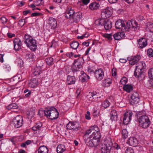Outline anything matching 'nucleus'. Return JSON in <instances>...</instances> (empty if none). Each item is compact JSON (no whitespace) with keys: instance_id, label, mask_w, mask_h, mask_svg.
Segmentation results:
<instances>
[{"instance_id":"nucleus-1","label":"nucleus","mask_w":153,"mask_h":153,"mask_svg":"<svg viewBox=\"0 0 153 153\" xmlns=\"http://www.w3.org/2000/svg\"><path fill=\"white\" fill-rule=\"evenodd\" d=\"M25 40L24 43L26 44L27 46L32 51H35L37 46L36 40L27 35H25Z\"/></svg>"},{"instance_id":"nucleus-2","label":"nucleus","mask_w":153,"mask_h":153,"mask_svg":"<svg viewBox=\"0 0 153 153\" xmlns=\"http://www.w3.org/2000/svg\"><path fill=\"white\" fill-rule=\"evenodd\" d=\"M45 115L48 118L53 120L56 119L59 116V112L56 108L52 107L49 109H46L44 110Z\"/></svg>"},{"instance_id":"nucleus-3","label":"nucleus","mask_w":153,"mask_h":153,"mask_svg":"<svg viewBox=\"0 0 153 153\" xmlns=\"http://www.w3.org/2000/svg\"><path fill=\"white\" fill-rule=\"evenodd\" d=\"M113 145V143L109 140L103 144H100L99 149L101 150V153H110V151Z\"/></svg>"},{"instance_id":"nucleus-4","label":"nucleus","mask_w":153,"mask_h":153,"mask_svg":"<svg viewBox=\"0 0 153 153\" xmlns=\"http://www.w3.org/2000/svg\"><path fill=\"white\" fill-rule=\"evenodd\" d=\"M138 120L140 126L143 128L148 127L150 123L148 117L146 115L140 116Z\"/></svg>"},{"instance_id":"nucleus-5","label":"nucleus","mask_w":153,"mask_h":153,"mask_svg":"<svg viewBox=\"0 0 153 153\" xmlns=\"http://www.w3.org/2000/svg\"><path fill=\"white\" fill-rule=\"evenodd\" d=\"M67 129L72 130L74 131L79 130L80 128V125L79 123L77 122H69L66 126Z\"/></svg>"},{"instance_id":"nucleus-6","label":"nucleus","mask_w":153,"mask_h":153,"mask_svg":"<svg viewBox=\"0 0 153 153\" xmlns=\"http://www.w3.org/2000/svg\"><path fill=\"white\" fill-rule=\"evenodd\" d=\"M22 117L20 115H18L13 119V124L15 128H18L22 126Z\"/></svg>"},{"instance_id":"nucleus-7","label":"nucleus","mask_w":153,"mask_h":153,"mask_svg":"<svg viewBox=\"0 0 153 153\" xmlns=\"http://www.w3.org/2000/svg\"><path fill=\"white\" fill-rule=\"evenodd\" d=\"M88 71L94 73L95 76L98 80H101L103 77L104 73L101 69H99L97 70H95V71L91 69H89Z\"/></svg>"},{"instance_id":"nucleus-8","label":"nucleus","mask_w":153,"mask_h":153,"mask_svg":"<svg viewBox=\"0 0 153 153\" xmlns=\"http://www.w3.org/2000/svg\"><path fill=\"white\" fill-rule=\"evenodd\" d=\"M112 14V11L111 8L109 7H107L102 10L101 16L102 19H105L111 16Z\"/></svg>"},{"instance_id":"nucleus-9","label":"nucleus","mask_w":153,"mask_h":153,"mask_svg":"<svg viewBox=\"0 0 153 153\" xmlns=\"http://www.w3.org/2000/svg\"><path fill=\"white\" fill-rule=\"evenodd\" d=\"M137 22L134 21H128L127 22L125 21L124 22V27L125 28V31H128L129 29L130 28H133L137 27Z\"/></svg>"},{"instance_id":"nucleus-10","label":"nucleus","mask_w":153,"mask_h":153,"mask_svg":"<svg viewBox=\"0 0 153 153\" xmlns=\"http://www.w3.org/2000/svg\"><path fill=\"white\" fill-rule=\"evenodd\" d=\"M131 97V99L129 100V102L132 105L137 104L139 101V94L136 92L133 93Z\"/></svg>"},{"instance_id":"nucleus-11","label":"nucleus","mask_w":153,"mask_h":153,"mask_svg":"<svg viewBox=\"0 0 153 153\" xmlns=\"http://www.w3.org/2000/svg\"><path fill=\"white\" fill-rule=\"evenodd\" d=\"M140 56L137 55L134 56H132L128 57V59L129 61V64L131 65H133L137 63L140 59Z\"/></svg>"},{"instance_id":"nucleus-12","label":"nucleus","mask_w":153,"mask_h":153,"mask_svg":"<svg viewBox=\"0 0 153 153\" xmlns=\"http://www.w3.org/2000/svg\"><path fill=\"white\" fill-rule=\"evenodd\" d=\"M14 48L15 51H19L22 48V43L20 39L15 38L13 40Z\"/></svg>"},{"instance_id":"nucleus-13","label":"nucleus","mask_w":153,"mask_h":153,"mask_svg":"<svg viewBox=\"0 0 153 153\" xmlns=\"http://www.w3.org/2000/svg\"><path fill=\"white\" fill-rule=\"evenodd\" d=\"M82 65L81 63L80 62H77V63L76 60H75L71 69L73 73H74L77 71H80L79 69L82 68Z\"/></svg>"},{"instance_id":"nucleus-14","label":"nucleus","mask_w":153,"mask_h":153,"mask_svg":"<svg viewBox=\"0 0 153 153\" xmlns=\"http://www.w3.org/2000/svg\"><path fill=\"white\" fill-rule=\"evenodd\" d=\"M82 17V13L80 12H78L74 13L71 19H72L73 22L77 23L80 21Z\"/></svg>"},{"instance_id":"nucleus-15","label":"nucleus","mask_w":153,"mask_h":153,"mask_svg":"<svg viewBox=\"0 0 153 153\" xmlns=\"http://www.w3.org/2000/svg\"><path fill=\"white\" fill-rule=\"evenodd\" d=\"M132 115V112H127L124 114L123 118V122L124 124L127 125L129 123L131 120Z\"/></svg>"},{"instance_id":"nucleus-16","label":"nucleus","mask_w":153,"mask_h":153,"mask_svg":"<svg viewBox=\"0 0 153 153\" xmlns=\"http://www.w3.org/2000/svg\"><path fill=\"white\" fill-rule=\"evenodd\" d=\"M127 143L130 146L135 147L137 145L138 141L136 138L134 137H131L128 138Z\"/></svg>"},{"instance_id":"nucleus-17","label":"nucleus","mask_w":153,"mask_h":153,"mask_svg":"<svg viewBox=\"0 0 153 153\" xmlns=\"http://www.w3.org/2000/svg\"><path fill=\"white\" fill-rule=\"evenodd\" d=\"M115 27L117 29H121L123 31H125V28L124 27V22L121 20L117 21L115 23Z\"/></svg>"},{"instance_id":"nucleus-18","label":"nucleus","mask_w":153,"mask_h":153,"mask_svg":"<svg viewBox=\"0 0 153 153\" xmlns=\"http://www.w3.org/2000/svg\"><path fill=\"white\" fill-rule=\"evenodd\" d=\"M38 79L33 78L29 81L28 86L33 88H36L38 86Z\"/></svg>"},{"instance_id":"nucleus-19","label":"nucleus","mask_w":153,"mask_h":153,"mask_svg":"<svg viewBox=\"0 0 153 153\" xmlns=\"http://www.w3.org/2000/svg\"><path fill=\"white\" fill-rule=\"evenodd\" d=\"M75 13L73 10L71 9V8H68V9L66 10L65 13L64 15L65 17L68 19H71L72 16L74 15Z\"/></svg>"},{"instance_id":"nucleus-20","label":"nucleus","mask_w":153,"mask_h":153,"mask_svg":"<svg viewBox=\"0 0 153 153\" xmlns=\"http://www.w3.org/2000/svg\"><path fill=\"white\" fill-rule=\"evenodd\" d=\"M138 48H143L146 46L147 45L146 39L144 38L140 39L138 41Z\"/></svg>"},{"instance_id":"nucleus-21","label":"nucleus","mask_w":153,"mask_h":153,"mask_svg":"<svg viewBox=\"0 0 153 153\" xmlns=\"http://www.w3.org/2000/svg\"><path fill=\"white\" fill-rule=\"evenodd\" d=\"M103 25L104 26L106 30H108L112 27V23L109 20H104Z\"/></svg>"},{"instance_id":"nucleus-22","label":"nucleus","mask_w":153,"mask_h":153,"mask_svg":"<svg viewBox=\"0 0 153 153\" xmlns=\"http://www.w3.org/2000/svg\"><path fill=\"white\" fill-rule=\"evenodd\" d=\"M142 70L140 67H139L138 65H136L135 70L134 73V76L136 77H140L143 73Z\"/></svg>"},{"instance_id":"nucleus-23","label":"nucleus","mask_w":153,"mask_h":153,"mask_svg":"<svg viewBox=\"0 0 153 153\" xmlns=\"http://www.w3.org/2000/svg\"><path fill=\"white\" fill-rule=\"evenodd\" d=\"M125 34L124 32H119L113 35V37L115 40H120L124 37Z\"/></svg>"},{"instance_id":"nucleus-24","label":"nucleus","mask_w":153,"mask_h":153,"mask_svg":"<svg viewBox=\"0 0 153 153\" xmlns=\"http://www.w3.org/2000/svg\"><path fill=\"white\" fill-rule=\"evenodd\" d=\"M76 81V79L74 76L70 75L68 76L67 82L68 85L74 84Z\"/></svg>"},{"instance_id":"nucleus-25","label":"nucleus","mask_w":153,"mask_h":153,"mask_svg":"<svg viewBox=\"0 0 153 153\" xmlns=\"http://www.w3.org/2000/svg\"><path fill=\"white\" fill-rule=\"evenodd\" d=\"M84 140L85 143L87 145L90 146H93L94 144L93 143V138H91L90 136L88 138L86 137H84Z\"/></svg>"},{"instance_id":"nucleus-26","label":"nucleus","mask_w":153,"mask_h":153,"mask_svg":"<svg viewBox=\"0 0 153 153\" xmlns=\"http://www.w3.org/2000/svg\"><path fill=\"white\" fill-rule=\"evenodd\" d=\"M110 119L112 121H115L117 120V114L116 111L115 110H112L111 112Z\"/></svg>"},{"instance_id":"nucleus-27","label":"nucleus","mask_w":153,"mask_h":153,"mask_svg":"<svg viewBox=\"0 0 153 153\" xmlns=\"http://www.w3.org/2000/svg\"><path fill=\"white\" fill-rule=\"evenodd\" d=\"M89 95L90 96L89 100L91 101H95L98 98V97L96 92H92L91 93L90 92Z\"/></svg>"},{"instance_id":"nucleus-28","label":"nucleus","mask_w":153,"mask_h":153,"mask_svg":"<svg viewBox=\"0 0 153 153\" xmlns=\"http://www.w3.org/2000/svg\"><path fill=\"white\" fill-rule=\"evenodd\" d=\"M48 23L53 28H55L57 25V22L56 20L54 18H51L49 19Z\"/></svg>"},{"instance_id":"nucleus-29","label":"nucleus","mask_w":153,"mask_h":153,"mask_svg":"<svg viewBox=\"0 0 153 153\" xmlns=\"http://www.w3.org/2000/svg\"><path fill=\"white\" fill-rule=\"evenodd\" d=\"M100 6L99 3L96 2H93L90 4L89 6V7L91 10H95L98 9Z\"/></svg>"},{"instance_id":"nucleus-30","label":"nucleus","mask_w":153,"mask_h":153,"mask_svg":"<svg viewBox=\"0 0 153 153\" xmlns=\"http://www.w3.org/2000/svg\"><path fill=\"white\" fill-rule=\"evenodd\" d=\"M65 149V146L63 145H59L57 147L56 151L58 153H62Z\"/></svg>"},{"instance_id":"nucleus-31","label":"nucleus","mask_w":153,"mask_h":153,"mask_svg":"<svg viewBox=\"0 0 153 153\" xmlns=\"http://www.w3.org/2000/svg\"><path fill=\"white\" fill-rule=\"evenodd\" d=\"M80 78L81 82H83L87 81V80L89 79L90 78L88 75L84 73L81 75Z\"/></svg>"},{"instance_id":"nucleus-32","label":"nucleus","mask_w":153,"mask_h":153,"mask_svg":"<svg viewBox=\"0 0 153 153\" xmlns=\"http://www.w3.org/2000/svg\"><path fill=\"white\" fill-rule=\"evenodd\" d=\"M123 88L125 91L129 93L132 91L133 87L131 85L127 84L124 85Z\"/></svg>"},{"instance_id":"nucleus-33","label":"nucleus","mask_w":153,"mask_h":153,"mask_svg":"<svg viewBox=\"0 0 153 153\" xmlns=\"http://www.w3.org/2000/svg\"><path fill=\"white\" fill-rule=\"evenodd\" d=\"M100 139L93 138V143L94 146L96 147L98 149L99 148V146L100 144H102V143H100Z\"/></svg>"},{"instance_id":"nucleus-34","label":"nucleus","mask_w":153,"mask_h":153,"mask_svg":"<svg viewBox=\"0 0 153 153\" xmlns=\"http://www.w3.org/2000/svg\"><path fill=\"white\" fill-rule=\"evenodd\" d=\"M48 149L45 146H41L39 147V153H48Z\"/></svg>"},{"instance_id":"nucleus-35","label":"nucleus","mask_w":153,"mask_h":153,"mask_svg":"<svg viewBox=\"0 0 153 153\" xmlns=\"http://www.w3.org/2000/svg\"><path fill=\"white\" fill-rule=\"evenodd\" d=\"M111 81V79L110 78L105 79L103 82V85L105 87L109 86L110 84L112 83Z\"/></svg>"},{"instance_id":"nucleus-36","label":"nucleus","mask_w":153,"mask_h":153,"mask_svg":"<svg viewBox=\"0 0 153 153\" xmlns=\"http://www.w3.org/2000/svg\"><path fill=\"white\" fill-rule=\"evenodd\" d=\"M91 138H96V139H100L101 137L100 135V131L98 132H96V133H94L93 134H91L90 136Z\"/></svg>"},{"instance_id":"nucleus-37","label":"nucleus","mask_w":153,"mask_h":153,"mask_svg":"<svg viewBox=\"0 0 153 153\" xmlns=\"http://www.w3.org/2000/svg\"><path fill=\"white\" fill-rule=\"evenodd\" d=\"M147 28L149 31L153 33V23L151 22H148L146 25Z\"/></svg>"},{"instance_id":"nucleus-38","label":"nucleus","mask_w":153,"mask_h":153,"mask_svg":"<svg viewBox=\"0 0 153 153\" xmlns=\"http://www.w3.org/2000/svg\"><path fill=\"white\" fill-rule=\"evenodd\" d=\"M18 106L16 103H13L10 104L7 107V108L8 110L17 109Z\"/></svg>"},{"instance_id":"nucleus-39","label":"nucleus","mask_w":153,"mask_h":153,"mask_svg":"<svg viewBox=\"0 0 153 153\" xmlns=\"http://www.w3.org/2000/svg\"><path fill=\"white\" fill-rule=\"evenodd\" d=\"M79 45V43L77 41H74L71 43V48L74 49H76Z\"/></svg>"},{"instance_id":"nucleus-40","label":"nucleus","mask_w":153,"mask_h":153,"mask_svg":"<svg viewBox=\"0 0 153 153\" xmlns=\"http://www.w3.org/2000/svg\"><path fill=\"white\" fill-rule=\"evenodd\" d=\"M90 130H91V134L95 133L96 132H98L99 131V129L96 126H94L90 128Z\"/></svg>"},{"instance_id":"nucleus-41","label":"nucleus","mask_w":153,"mask_h":153,"mask_svg":"<svg viewBox=\"0 0 153 153\" xmlns=\"http://www.w3.org/2000/svg\"><path fill=\"white\" fill-rule=\"evenodd\" d=\"M104 20L103 19H97L95 22V24L97 26H102L103 25Z\"/></svg>"},{"instance_id":"nucleus-42","label":"nucleus","mask_w":153,"mask_h":153,"mask_svg":"<svg viewBox=\"0 0 153 153\" xmlns=\"http://www.w3.org/2000/svg\"><path fill=\"white\" fill-rule=\"evenodd\" d=\"M45 61L48 65H50L53 64V59L52 57H49L46 58Z\"/></svg>"},{"instance_id":"nucleus-43","label":"nucleus","mask_w":153,"mask_h":153,"mask_svg":"<svg viewBox=\"0 0 153 153\" xmlns=\"http://www.w3.org/2000/svg\"><path fill=\"white\" fill-rule=\"evenodd\" d=\"M123 137L125 139L128 136V133L126 129H124L122 130V132Z\"/></svg>"},{"instance_id":"nucleus-44","label":"nucleus","mask_w":153,"mask_h":153,"mask_svg":"<svg viewBox=\"0 0 153 153\" xmlns=\"http://www.w3.org/2000/svg\"><path fill=\"white\" fill-rule=\"evenodd\" d=\"M148 74L149 78L153 80V68L149 70Z\"/></svg>"},{"instance_id":"nucleus-45","label":"nucleus","mask_w":153,"mask_h":153,"mask_svg":"<svg viewBox=\"0 0 153 153\" xmlns=\"http://www.w3.org/2000/svg\"><path fill=\"white\" fill-rule=\"evenodd\" d=\"M110 102L107 100H105L102 104V105L103 107L106 108L108 107L109 105Z\"/></svg>"},{"instance_id":"nucleus-46","label":"nucleus","mask_w":153,"mask_h":153,"mask_svg":"<svg viewBox=\"0 0 153 153\" xmlns=\"http://www.w3.org/2000/svg\"><path fill=\"white\" fill-rule=\"evenodd\" d=\"M127 81V79L125 77H123L120 80L121 83L124 85H126V83Z\"/></svg>"},{"instance_id":"nucleus-47","label":"nucleus","mask_w":153,"mask_h":153,"mask_svg":"<svg viewBox=\"0 0 153 153\" xmlns=\"http://www.w3.org/2000/svg\"><path fill=\"white\" fill-rule=\"evenodd\" d=\"M45 29L48 30V31H50L54 29L55 28H53L48 23L47 24Z\"/></svg>"},{"instance_id":"nucleus-48","label":"nucleus","mask_w":153,"mask_h":153,"mask_svg":"<svg viewBox=\"0 0 153 153\" xmlns=\"http://www.w3.org/2000/svg\"><path fill=\"white\" fill-rule=\"evenodd\" d=\"M27 94H26L25 95V97H29L30 95L31 94V91L28 89H25L24 91V93H27Z\"/></svg>"},{"instance_id":"nucleus-49","label":"nucleus","mask_w":153,"mask_h":153,"mask_svg":"<svg viewBox=\"0 0 153 153\" xmlns=\"http://www.w3.org/2000/svg\"><path fill=\"white\" fill-rule=\"evenodd\" d=\"M27 115L28 118H32L34 115V112L33 111H30L27 113Z\"/></svg>"},{"instance_id":"nucleus-50","label":"nucleus","mask_w":153,"mask_h":153,"mask_svg":"<svg viewBox=\"0 0 153 153\" xmlns=\"http://www.w3.org/2000/svg\"><path fill=\"white\" fill-rule=\"evenodd\" d=\"M148 55L149 57H152L153 56V51L152 49H148L147 52Z\"/></svg>"},{"instance_id":"nucleus-51","label":"nucleus","mask_w":153,"mask_h":153,"mask_svg":"<svg viewBox=\"0 0 153 153\" xmlns=\"http://www.w3.org/2000/svg\"><path fill=\"white\" fill-rule=\"evenodd\" d=\"M0 20L1 23L3 25L5 24L7 22V19L4 16L1 17L0 18Z\"/></svg>"},{"instance_id":"nucleus-52","label":"nucleus","mask_w":153,"mask_h":153,"mask_svg":"<svg viewBox=\"0 0 153 153\" xmlns=\"http://www.w3.org/2000/svg\"><path fill=\"white\" fill-rule=\"evenodd\" d=\"M104 36L107 38L109 40H111L112 39V35L111 34H105L104 35Z\"/></svg>"},{"instance_id":"nucleus-53","label":"nucleus","mask_w":153,"mask_h":153,"mask_svg":"<svg viewBox=\"0 0 153 153\" xmlns=\"http://www.w3.org/2000/svg\"><path fill=\"white\" fill-rule=\"evenodd\" d=\"M3 69L6 71H9L11 69L9 65L8 64H4L3 66Z\"/></svg>"},{"instance_id":"nucleus-54","label":"nucleus","mask_w":153,"mask_h":153,"mask_svg":"<svg viewBox=\"0 0 153 153\" xmlns=\"http://www.w3.org/2000/svg\"><path fill=\"white\" fill-rule=\"evenodd\" d=\"M139 64V65L140 66H141V67L140 68L141 69V70L145 69L146 68V64L145 63L143 62H140Z\"/></svg>"},{"instance_id":"nucleus-55","label":"nucleus","mask_w":153,"mask_h":153,"mask_svg":"<svg viewBox=\"0 0 153 153\" xmlns=\"http://www.w3.org/2000/svg\"><path fill=\"white\" fill-rule=\"evenodd\" d=\"M57 45V43L54 40H53L51 43V45L50 47L55 48Z\"/></svg>"},{"instance_id":"nucleus-56","label":"nucleus","mask_w":153,"mask_h":153,"mask_svg":"<svg viewBox=\"0 0 153 153\" xmlns=\"http://www.w3.org/2000/svg\"><path fill=\"white\" fill-rule=\"evenodd\" d=\"M134 152L133 150L131 147L127 148L126 151V153H134Z\"/></svg>"},{"instance_id":"nucleus-57","label":"nucleus","mask_w":153,"mask_h":153,"mask_svg":"<svg viewBox=\"0 0 153 153\" xmlns=\"http://www.w3.org/2000/svg\"><path fill=\"white\" fill-rule=\"evenodd\" d=\"M32 128V130L35 132L34 133H37V130L38 129V125H35Z\"/></svg>"},{"instance_id":"nucleus-58","label":"nucleus","mask_w":153,"mask_h":153,"mask_svg":"<svg viewBox=\"0 0 153 153\" xmlns=\"http://www.w3.org/2000/svg\"><path fill=\"white\" fill-rule=\"evenodd\" d=\"M91 132V130H90V128L88 130H87L85 132V134H84V137H86L87 138H88L89 137H88V135Z\"/></svg>"},{"instance_id":"nucleus-59","label":"nucleus","mask_w":153,"mask_h":153,"mask_svg":"<svg viewBox=\"0 0 153 153\" xmlns=\"http://www.w3.org/2000/svg\"><path fill=\"white\" fill-rule=\"evenodd\" d=\"M90 1V0H81L80 1L85 5H86L89 3Z\"/></svg>"},{"instance_id":"nucleus-60","label":"nucleus","mask_w":153,"mask_h":153,"mask_svg":"<svg viewBox=\"0 0 153 153\" xmlns=\"http://www.w3.org/2000/svg\"><path fill=\"white\" fill-rule=\"evenodd\" d=\"M7 35L8 37L10 38H12L15 36V35L14 34H12L10 33H8L7 34Z\"/></svg>"},{"instance_id":"nucleus-61","label":"nucleus","mask_w":153,"mask_h":153,"mask_svg":"<svg viewBox=\"0 0 153 153\" xmlns=\"http://www.w3.org/2000/svg\"><path fill=\"white\" fill-rule=\"evenodd\" d=\"M99 112L96 110H94L93 113V115L95 117H96L98 115Z\"/></svg>"},{"instance_id":"nucleus-62","label":"nucleus","mask_w":153,"mask_h":153,"mask_svg":"<svg viewBox=\"0 0 153 153\" xmlns=\"http://www.w3.org/2000/svg\"><path fill=\"white\" fill-rule=\"evenodd\" d=\"M114 147L117 150L120 149V146L118 144L115 143L114 145Z\"/></svg>"},{"instance_id":"nucleus-63","label":"nucleus","mask_w":153,"mask_h":153,"mask_svg":"<svg viewBox=\"0 0 153 153\" xmlns=\"http://www.w3.org/2000/svg\"><path fill=\"white\" fill-rule=\"evenodd\" d=\"M87 114L85 115V118L88 120H89L91 119V117H90V113L89 111H87Z\"/></svg>"},{"instance_id":"nucleus-64","label":"nucleus","mask_w":153,"mask_h":153,"mask_svg":"<svg viewBox=\"0 0 153 153\" xmlns=\"http://www.w3.org/2000/svg\"><path fill=\"white\" fill-rule=\"evenodd\" d=\"M112 75L113 76H115L117 75V72L115 69L113 68L112 70Z\"/></svg>"}]
</instances>
